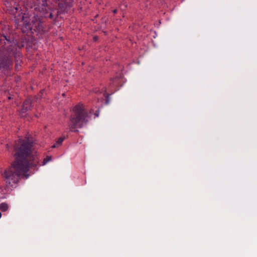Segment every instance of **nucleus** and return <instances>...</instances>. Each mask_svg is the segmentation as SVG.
Instances as JSON below:
<instances>
[{"label": "nucleus", "instance_id": "17", "mask_svg": "<svg viewBox=\"0 0 257 257\" xmlns=\"http://www.w3.org/2000/svg\"><path fill=\"white\" fill-rule=\"evenodd\" d=\"M92 112H93V110H91L90 111V113H92Z\"/></svg>", "mask_w": 257, "mask_h": 257}, {"label": "nucleus", "instance_id": "15", "mask_svg": "<svg viewBox=\"0 0 257 257\" xmlns=\"http://www.w3.org/2000/svg\"><path fill=\"white\" fill-rule=\"evenodd\" d=\"M116 12H117V10H113V12L114 14H115V13H116Z\"/></svg>", "mask_w": 257, "mask_h": 257}, {"label": "nucleus", "instance_id": "4", "mask_svg": "<svg viewBox=\"0 0 257 257\" xmlns=\"http://www.w3.org/2000/svg\"><path fill=\"white\" fill-rule=\"evenodd\" d=\"M32 102L33 100L31 98L26 99L23 103L21 112L25 113L28 110H30L32 108Z\"/></svg>", "mask_w": 257, "mask_h": 257}, {"label": "nucleus", "instance_id": "2", "mask_svg": "<svg viewBox=\"0 0 257 257\" xmlns=\"http://www.w3.org/2000/svg\"><path fill=\"white\" fill-rule=\"evenodd\" d=\"M1 69L3 68L5 75H11L13 63V56L17 51V42L12 38L1 34Z\"/></svg>", "mask_w": 257, "mask_h": 257}, {"label": "nucleus", "instance_id": "9", "mask_svg": "<svg viewBox=\"0 0 257 257\" xmlns=\"http://www.w3.org/2000/svg\"><path fill=\"white\" fill-rule=\"evenodd\" d=\"M26 28L27 29H30L31 28V25L28 23L26 24Z\"/></svg>", "mask_w": 257, "mask_h": 257}, {"label": "nucleus", "instance_id": "12", "mask_svg": "<svg viewBox=\"0 0 257 257\" xmlns=\"http://www.w3.org/2000/svg\"><path fill=\"white\" fill-rule=\"evenodd\" d=\"M99 92L100 93H101V92H102L101 91V92H100V91H99V90H95V93H97V92Z\"/></svg>", "mask_w": 257, "mask_h": 257}, {"label": "nucleus", "instance_id": "3", "mask_svg": "<svg viewBox=\"0 0 257 257\" xmlns=\"http://www.w3.org/2000/svg\"><path fill=\"white\" fill-rule=\"evenodd\" d=\"M87 111L84 105L79 103L73 109L72 113L69 118L68 126L69 131L72 132H78V128L83 127L88 122Z\"/></svg>", "mask_w": 257, "mask_h": 257}, {"label": "nucleus", "instance_id": "1", "mask_svg": "<svg viewBox=\"0 0 257 257\" xmlns=\"http://www.w3.org/2000/svg\"><path fill=\"white\" fill-rule=\"evenodd\" d=\"M16 160L12 166L4 173L6 182L13 186L17 184L21 177H29L27 172L31 166H36L38 160L35 155L33 142L29 138L19 139V143L15 147Z\"/></svg>", "mask_w": 257, "mask_h": 257}, {"label": "nucleus", "instance_id": "8", "mask_svg": "<svg viewBox=\"0 0 257 257\" xmlns=\"http://www.w3.org/2000/svg\"><path fill=\"white\" fill-rule=\"evenodd\" d=\"M51 156H47L46 158L44 159L43 165L46 164L48 162L51 161Z\"/></svg>", "mask_w": 257, "mask_h": 257}, {"label": "nucleus", "instance_id": "5", "mask_svg": "<svg viewBox=\"0 0 257 257\" xmlns=\"http://www.w3.org/2000/svg\"><path fill=\"white\" fill-rule=\"evenodd\" d=\"M122 77V75L121 74H119L118 75L116 76L114 78H111V83L110 84L109 87L110 88H113L118 86L120 84L119 80Z\"/></svg>", "mask_w": 257, "mask_h": 257}, {"label": "nucleus", "instance_id": "11", "mask_svg": "<svg viewBox=\"0 0 257 257\" xmlns=\"http://www.w3.org/2000/svg\"><path fill=\"white\" fill-rule=\"evenodd\" d=\"M104 91V96H106V95H107V94L106 93V89L105 88L104 90H103Z\"/></svg>", "mask_w": 257, "mask_h": 257}, {"label": "nucleus", "instance_id": "16", "mask_svg": "<svg viewBox=\"0 0 257 257\" xmlns=\"http://www.w3.org/2000/svg\"><path fill=\"white\" fill-rule=\"evenodd\" d=\"M94 39L95 40H96L97 38L96 37H94Z\"/></svg>", "mask_w": 257, "mask_h": 257}, {"label": "nucleus", "instance_id": "7", "mask_svg": "<svg viewBox=\"0 0 257 257\" xmlns=\"http://www.w3.org/2000/svg\"><path fill=\"white\" fill-rule=\"evenodd\" d=\"M9 208V206L7 203H1V211H6Z\"/></svg>", "mask_w": 257, "mask_h": 257}, {"label": "nucleus", "instance_id": "13", "mask_svg": "<svg viewBox=\"0 0 257 257\" xmlns=\"http://www.w3.org/2000/svg\"><path fill=\"white\" fill-rule=\"evenodd\" d=\"M49 17H50V18H51V19L53 18V15H52V14H50Z\"/></svg>", "mask_w": 257, "mask_h": 257}, {"label": "nucleus", "instance_id": "14", "mask_svg": "<svg viewBox=\"0 0 257 257\" xmlns=\"http://www.w3.org/2000/svg\"><path fill=\"white\" fill-rule=\"evenodd\" d=\"M24 20V16H23L22 18V21H23Z\"/></svg>", "mask_w": 257, "mask_h": 257}, {"label": "nucleus", "instance_id": "10", "mask_svg": "<svg viewBox=\"0 0 257 257\" xmlns=\"http://www.w3.org/2000/svg\"><path fill=\"white\" fill-rule=\"evenodd\" d=\"M99 110H96L95 111V112L94 113V115L98 117L99 116Z\"/></svg>", "mask_w": 257, "mask_h": 257}, {"label": "nucleus", "instance_id": "6", "mask_svg": "<svg viewBox=\"0 0 257 257\" xmlns=\"http://www.w3.org/2000/svg\"><path fill=\"white\" fill-rule=\"evenodd\" d=\"M64 139H65L64 137L59 138L58 139V140L57 141V142H56V143L54 144L52 146V148H56L58 147L59 146L61 145V144H62V142H63V141L64 140Z\"/></svg>", "mask_w": 257, "mask_h": 257}]
</instances>
